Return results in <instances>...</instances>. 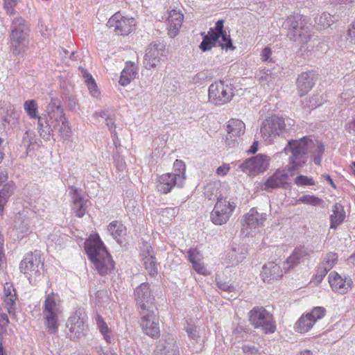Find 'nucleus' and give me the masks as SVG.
<instances>
[{
    "label": "nucleus",
    "instance_id": "393cba45",
    "mask_svg": "<svg viewBox=\"0 0 355 355\" xmlns=\"http://www.w3.org/2000/svg\"><path fill=\"white\" fill-rule=\"evenodd\" d=\"M144 265L149 275L155 276L157 274V263L150 245H144L141 254Z\"/></svg>",
    "mask_w": 355,
    "mask_h": 355
},
{
    "label": "nucleus",
    "instance_id": "f704fd0d",
    "mask_svg": "<svg viewBox=\"0 0 355 355\" xmlns=\"http://www.w3.org/2000/svg\"><path fill=\"white\" fill-rule=\"evenodd\" d=\"M324 145L319 141H313V146L309 150V153L311 155L314 163L318 166L320 165L321 158L324 153Z\"/></svg>",
    "mask_w": 355,
    "mask_h": 355
},
{
    "label": "nucleus",
    "instance_id": "6e6552de",
    "mask_svg": "<svg viewBox=\"0 0 355 355\" xmlns=\"http://www.w3.org/2000/svg\"><path fill=\"white\" fill-rule=\"evenodd\" d=\"M46 123L51 131L58 130L61 135H67L71 132L69 123L60 105L49 104Z\"/></svg>",
    "mask_w": 355,
    "mask_h": 355
},
{
    "label": "nucleus",
    "instance_id": "f8f14e48",
    "mask_svg": "<svg viewBox=\"0 0 355 355\" xmlns=\"http://www.w3.org/2000/svg\"><path fill=\"white\" fill-rule=\"evenodd\" d=\"M270 163L269 156L259 154L245 159L239 168L250 176H256L266 172L270 166Z\"/></svg>",
    "mask_w": 355,
    "mask_h": 355
},
{
    "label": "nucleus",
    "instance_id": "4468645a",
    "mask_svg": "<svg viewBox=\"0 0 355 355\" xmlns=\"http://www.w3.org/2000/svg\"><path fill=\"white\" fill-rule=\"evenodd\" d=\"M135 300L140 311H150L155 307V297L148 283H142L137 286L134 293Z\"/></svg>",
    "mask_w": 355,
    "mask_h": 355
},
{
    "label": "nucleus",
    "instance_id": "09e8293b",
    "mask_svg": "<svg viewBox=\"0 0 355 355\" xmlns=\"http://www.w3.org/2000/svg\"><path fill=\"white\" fill-rule=\"evenodd\" d=\"M223 20H218L215 24L214 28H211L208 32V33L210 35H212V37H214L215 39H220V35L222 34V33L225 32L223 31Z\"/></svg>",
    "mask_w": 355,
    "mask_h": 355
},
{
    "label": "nucleus",
    "instance_id": "dca6fc26",
    "mask_svg": "<svg viewBox=\"0 0 355 355\" xmlns=\"http://www.w3.org/2000/svg\"><path fill=\"white\" fill-rule=\"evenodd\" d=\"M67 327L71 337L79 338L86 334L87 326L85 324V317L80 313H74L67 320Z\"/></svg>",
    "mask_w": 355,
    "mask_h": 355
},
{
    "label": "nucleus",
    "instance_id": "cd10ccee",
    "mask_svg": "<svg viewBox=\"0 0 355 355\" xmlns=\"http://www.w3.org/2000/svg\"><path fill=\"white\" fill-rule=\"evenodd\" d=\"M307 257H309V253L304 247L295 248L292 254L287 258L285 261V263L288 265L286 270L297 266Z\"/></svg>",
    "mask_w": 355,
    "mask_h": 355
},
{
    "label": "nucleus",
    "instance_id": "3c124183",
    "mask_svg": "<svg viewBox=\"0 0 355 355\" xmlns=\"http://www.w3.org/2000/svg\"><path fill=\"white\" fill-rule=\"evenodd\" d=\"M80 59L79 55L76 52H71L69 58L64 61V64L67 67L73 66V67H82V60L78 61Z\"/></svg>",
    "mask_w": 355,
    "mask_h": 355
},
{
    "label": "nucleus",
    "instance_id": "864d4df0",
    "mask_svg": "<svg viewBox=\"0 0 355 355\" xmlns=\"http://www.w3.org/2000/svg\"><path fill=\"white\" fill-rule=\"evenodd\" d=\"M218 187L214 183L208 184L205 188V194L209 200L216 196L218 193Z\"/></svg>",
    "mask_w": 355,
    "mask_h": 355
},
{
    "label": "nucleus",
    "instance_id": "4d7b16f0",
    "mask_svg": "<svg viewBox=\"0 0 355 355\" xmlns=\"http://www.w3.org/2000/svg\"><path fill=\"white\" fill-rule=\"evenodd\" d=\"M193 266V269L196 271L197 273L202 275H208L209 273L207 271L206 267L205 266L202 261L195 263Z\"/></svg>",
    "mask_w": 355,
    "mask_h": 355
},
{
    "label": "nucleus",
    "instance_id": "9b49d317",
    "mask_svg": "<svg viewBox=\"0 0 355 355\" xmlns=\"http://www.w3.org/2000/svg\"><path fill=\"white\" fill-rule=\"evenodd\" d=\"M107 26L115 35L127 36L135 31L136 21L133 17L116 12L109 19Z\"/></svg>",
    "mask_w": 355,
    "mask_h": 355
},
{
    "label": "nucleus",
    "instance_id": "6ab92c4d",
    "mask_svg": "<svg viewBox=\"0 0 355 355\" xmlns=\"http://www.w3.org/2000/svg\"><path fill=\"white\" fill-rule=\"evenodd\" d=\"M328 281L332 290L340 293H346L353 285L350 278L342 277L336 271L329 273Z\"/></svg>",
    "mask_w": 355,
    "mask_h": 355
},
{
    "label": "nucleus",
    "instance_id": "c756f323",
    "mask_svg": "<svg viewBox=\"0 0 355 355\" xmlns=\"http://www.w3.org/2000/svg\"><path fill=\"white\" fill-rule=\"evenodd\" d=\"M332 214L330 215V227L336 229L345 218V211L343 207L338 204H335L332 207Z\"/></svg>",
    "mask_w": 355,
    "mask_h": 355
},
{
    "label": "nucleus",
    "instance_id": "58836bf2",
    "mask_svg": "<svg viewBox=\"0 0 355 355\" xmlns=\"http://www.w3.org/2000/svg\"><path fill=\"white\" fill-rule=\"evenodd\" d=\"M24 109L31 119H40L38 115V105L35 100H28L24 103Z\"/></svg>",
    "mask_w": 355,
    "mask_h": 355
},
{
    "label": "nucleus",
    "instance_id": "e2e57ef3",
    "mask_svg": "<svg viewBox=\"0 0 355 355\" xmlns=\"http://www.w3.org/2000/svg\"><path fill=\"white\" fill-rule=\"evenodd\" d=\"M111 114L106 110H101L95 113L94 116L96 117H101L106 120L107 117H109Z\"/></svg>",
    "mask_w": 355,
    "mask_h": 355
},
{
    "label": "nucleus",
    "instance_id": "0eeeda50",
    "mask_svg": "<svg viewBox=\"0 0 355 355\" xmlns=\"http://www.w3.org/2000/svg\"><path fill=\"white\" fill-rule=\"evenodd\" d=\"M43 266L41 256L37 252H31L21 260L19 270L26 275L31 284H35L42 276Z\"/></svg>",
    "mask_w": 355,
    "mask_h": 355
},
{
    "label": "nucleus",
    "instance_id": "b1692460",
    "mask_svg": "<svg viewBox=\"0 0 355 355\" xmlns=\"http://www.w3.org/2000/svg\"><path fill=\"white\" fill-rule=\"evenodd\" d=\"M315 76L312 71L302 73L297 79V88L299 95L306 94L315 84Z\"/></svg>",
    "mask_w": 355,
    "mask_h": 355
},
{
    "label": "nucleus",
    "instance_id": "9d476101",
    "mask_svg": "<svg viewBox=\"0 0 355 355\" xmlns=\"http://www.w3.org/2000/svg\"><path fill=\"white\" fill-rule=\"evenodd\" d=\"M236 208V203L226 198H218L211 213V220L216 225L227 223Z\"/></svg>",
    "mask_w": 355,
    "mask_h": 355
},
{
    "label": "nucleus",
    "instance_id": "ea45409f",
    "mask_svg": "<svg viewBox=\"0 0 355 355\" xmlns=\"http://www.w3.org/2000/svg\"><path fill=\"white\" fill-rule=\"evenodd\" d=\"M336 21L335 17L329 13L323 12L319 17L315 18V24L320 28H324L329 27Z\"/></svg>",
    "mask_w": 355,
    "mask_h": 355
},
{
    "label": "nucleus",
    "instance_id": "a878e982",
    "mask_svg": "<svg viewBox=\"0 0 355 355\" xmlns=\"http://www.w3.org/2000/svg\"><path fill=\"white\" fill-rule=\"evenodd\" d=\"M247 254V250L241 247L232 248L225 257V263L227 266H234L241 263Z\"/></svg>",
    "mask_w": 355,
    "mask_h": 355
},
{
    "label": "nucleus",
    "instance_id": "0e129e2a",
    "mask_svg": "<svg viewBox=\"0 0 355 355\" xmlns=\"http://www.w3.org/2000/svg\"><path fill=\"white\" fill-rule=\"evenodd\" d=\"M8 178V173L5 171L0 170V186L5 182L7 181Z\"/></svg>",
    "mask_w": 355,
    "mask_h": 355
},
{
    "label": "nucleus",
    "instance_id": "c85d7f7f",
    "mask_svg": "<svg viewBox=\"0 0 355 355\" xmlns=\"http://www.w3.org/2000/svg\"><path fill=\"white\" fill-rule=\"evenodd\" d=\"M175 181L176 176L175 174H164L159 178L157 188L161 193H167L175 186Z\"/></svg>",
    "mask_w": 355,
    "mask_h": 355
},
{
    "label": "nucleus",
    "instance_id": "338daca9",
    "mask_svg": "<svg viewBox=\"0 0 355 355\" xmlns=\"http://www.w3.org/2000/svg\"><path fill=\"white\" fill-rule=\"evenodd\" d=\"M348 34L351 37H355V19L352 24V28L348 31Z\"/></svg>",
    "mask_w": 355,
    "mask_h": 355
},
{
    "label": "nucleus",
    "instance_id": "a19ab883",
    "mask_svg": "<svg viewBox=\"0 0 355 355\" xmlns=\"http://www.w3.org/2000/svg\"><path fill=\"white\" fill-rule=\"evenodd\" d=\"M115 116L114 114L110 115L109 117L106 118L105 125L110 132L111 137L113 140L114 144L116 145V143L119 141V137L118 133L116 130V126L115 124Z\"/></svg>",
    "mask_w": 355,
    "mask_h": 355
},
{
    "label": "nucleus",
    "instance_id": "052dcab7",
    "mask_svg": "<svg viewBox=\"0 0 355 355\" xmlns=\"http://www.w3.org/2000/svg\"><path fill=\"white\" fill-rule=\"evenodd\" d=\"M186 331H187L189 336L191 337V338L194 339L198 336L197 329L194 327H188L186 329Z\"/></svg>",
    "mask_w": 355,
    "mask_h": 355
},
{
    "label": "nucleus",
    "instance_id": "37998d69",
    "mask_svg": "<svg viewBox=\"0 0 355 355\" xmlns=\"http://www.w3.org/2000/svg\"><path fill=\"white\" fill-rule=\"evenodd\" d=\"M338 254L335 252H329L326 254L322 264L324 266V273H327L328 270L331 269L338 261Z\"/></svg>",
    "mask_w": 355,
    "mask_h": 355
},
{
    "label": "nucleus",
    "instance_id": "680f3d73",
    "mask_svg": "<svg viewBox=\"0 0 355 355\" xmlns=\"http://www.w3.org/2000/svg\"><path fill=\"white\" fill-rule=\"evenodd\" d=\"M259 149V141L255 140L252 146H250L248 153L251 154H254L258 151Z\"/></svg>",
    "mask_w": 355,
    "mask_h": 355
},
{
    "label": "nucleus",
    "instance_id": "a18cd8bd",
    "mask_svg": "<svg viewBox=\"0 0 355 355\" xmlns=\"http://www.w3.org/2000/svg\"><path fill=\"white\" fill-rule=\"evenodd\" d=\"M298 202L312 206H320L323 203V200L313 195H304L300 197Z\"/></svg>",
    "mask_w": 355,
    "mask_h": 355
},
{
    "label": "nucleus",
    "instance_id": "f03ea898",
    "mask_svg": "<svg viewBox=\"0 0 355 355\" xmlns=\"http://www.w3.org/2000/svg\"><path fill=\"white\" fill-rule=\"evenodd\" d=\"M62 313L63 306L60 295L52 291L46 292L42 302V317L49 334H54L58 332Z\"/></svg>",
    "mask_w": 355,
    "mask_h": 355
},
{
    "label": "nucleus",
    "instance_id": "69168bd1",
    "mask_svg": "<svg viewBox=\"0 0 355 355\" xmlns=\"http://www.w3.org/2000/svg\"><path fill=\"white\" fill-rule=\"evenodd\" d=\"M322 177L329 182V184L333 187V188H336V184H334V181L332 180L331 178L330 177V175H327V174H324V175H322Z\"/></svg>",
    "mask_w": 355,
    "mask_h": 355
},
{
    "label": "nucleus",
    "instance_id": "f3484780",
    "mask_svg": "<svg viewBox=\"0 0 355 355\" xmlns=\"http://www.w3.org/2000/svg\"><path fill=\"white\" fill-rule=\"evenodd\" d=\"M165 45L159 42L151 43L146 51L144 60L150 67H156L165 56Z\"/></svg>",
    "mask_w": 355,
    "mask_h": 355
},
{
    "label": "nucleus",
    "instance_id": "2eb2a0df",
    "mask_svg": "<svg viewBox=\"0 0 355 355\" xmlns=\"http://www.w3.org/2000/svg\"><path fill=\"white\" fill-rule=\"evenodd\" d=\"M140 326L143 332L152 338H158L160 335L159 319L154 311H140Z\"/></svg>",
    "mask_w": 355,
    "mask_h": 355
},
{
    "label": "nucleus",
    "instance_id": "20e7f679",
    "mask_svg": "<svg viewBox=\"0 0 355 355\" xmlns=\"http://www.w3.org/2000/svg\"><path fill=\"white\" fill-rule=\"evenodd\" d=\"M287 29V36L289 39L298 44H306L311 36L309 26L306 22L304 17L296 15L290 16L284 23Z\"/></svg>",
    "mask_w": 355,
    "mask_h": 355
},
{
    "label": "nucleus",
    "instance_id": "72a5a7b5",
    "mask_svg": "<svg viewBox=\"0 0 355 355\" xmlns=\"http://www.w3.org/2000/svg\"><path fill=\"white\" fill-rule=\"evenodd\" d=\"M81 73L84 78L85 83L87 85L88 89L89 90L90 94L94 97H98L100 95V92L98 89L94 78L84 68H82Z\"/></svg>",
    "mask_w": 355,
    "mask_h": 355
},
{
    "label": "nucleus",
    "instance_id": "4be33fe9",
    "mask_svg": "<svg viewBox=\"0 0 355 355\" xmlns=\"http://www.w3.org/2000/svg\"><path fill=\"white\" fill-rule=\"evenodd\" d=\"M288 175L285 169H277L272 175L268 177L264 182V189L282 187L288 184Z\"/></svg>",
    "mask_w": 355,
    "mask_h": 355
},
{
    "label": "nucleus",
    "instance_id": "79ce46f5",
    "mask_svg": "<svg viewBox=\"0 0 355 355\" xmlns=\"http://www.w3.org/2000/svg\"><path fill=\"white\" fill-rule=\"evenodd\" d=\"M15 189L16 185L13 181L11 180L7 182L0 190V198L8 202L10 197L13 195Z\"/></svg>",
    "mask_w": 355,
    "mask_h": 355
},
{
    "label": "nucleus",
    "instance_id": "ddd939ff",
    "mask_svg": "<svg viewBox=\"0 0 355 355\" xmlns=\"http://www.w3.org/2000/svg\"><path fill=\"white\" fill-rule=\"evenodd\" d=\"M286 130L285 119L277 115H272L266 118L260 128L261 136L265 139L280 136Z\"/></svg>",
    "mask_w": 355,
    "mask_h": 355
},
{
    "label": "nucleus",
    "instance_id": "412c9836",
    "mask_svg": "<svg viewBox=\"0 0 355 355\" xmlns=\"http://www.w3.org/2000/svg\"><path fill=\"white\" fill-rule=\"evenodd\" d=\"M226 130V141L230 143L245 133V125L241 120L233 118L227 121Z\"/></svg>",
    "mask_w": 355,
    "mask_h": 355
},
{
    "label": "nucleus",
    "instance_id": "e433bc0d",
    "mask_svg": "<svg viewBox=\"0 0 355 355\" xmlns=\"http://www.w3.org/2000/svg\"><path fill=\"white\" fill-rule=\"evenodd\" d=\"M177 15L175 10H172L169 12V16L167 18V30L168 34L170 37L173 38L178 35V18L175 17Z\"/></svg>",
    "mask_w": 355,
    "mask_h": 355
},
{
    "label": "nucleus",
    "instance_id": "473e14b6",
    "mask_svg": "<svg viewBox=\"0 0 355 355\" xmlns=\"http://www.w3.org/2000/svg\"><path fill=\"white\" fill-rule=\"evenodd\" d=\"M96 324L97 327L103 336V338L107 343H111L112 342V331L110 328H109L108 325L104 320V319L98 314L95 317Z\"/></svg>",
    "mask_w": 355,
    "mask_h": 355
},
{
    "label": "nucleus",
    "instance_id": "bf43d9fd",
    "mask_svg": "<svg viewBox=\"0 0 355 355\" xmlns=\"http://www.w3.org/2000/svg\"><path fill=\"white\" fill-rule=\"evenodd\" d=\"M230 170V166L229 164H224L222 166L218 167L216 169V173L219 175L224 176L229 172Z\"/></svg>",
    "mask_w": 355,
    "mask_h": 355
},
{
    "label": "nucleus",
    "instance_id": "f257e3e1",
    "mask_svg": "<svg viewBox=\"0 0 355 355\" xmlns=\"http://www.w3.org/2000/svg\"><path fill=\"white\" fill-rule=\"evenodd\" d=\"M85 250L95 270L105 276L114 270V261L98 234H93L85 242Z\"/></svg>",
    "mask_w": 355,
    "mask_h": 355
},
{
    "label": "nucleus",
    "instance_id": "a211bd4d",
    "mask_svg": "<svg viewBox=\"0 0 355 355\" xmlns=\"http://www.w3.org/2000/svg\"><path fill=\"white\" fill-rule=\"evenodd\" d=\"M69 194L72 199L71 212L78 218H82L86 213L88 207V200L81 196L79 190L73 187H69Z\"/></svg>",
    "mask_w": 355,
    "mask_h": 355
},
{
    "label": "nucleus",
    "instance_id": "7c9ffc66",
    "mask_svg": "<svg viewBox=\"0 0 355 355\" xmlns=\"http://www.w3.org/2000/svg\"><path fill=\"white\" fill-rule=\"evenodd\" d=\"M107 230L118 243H121V239L126 235V227L118 220L111 222L107 226Z\"/></svg>",
    "mask_w": 355,
    "mask_h": 355
},
{
    "label": "nucleus",
    "instance_id": "bb28decb",
    "mask_svg": "<svg viewBox=\"0 0 355 355\" xmlns=\"http://www.w3.org/2000/svg\"><path fill=\"white\" fill-rule=\"evenodd\" d=\"M266 218L264 215L260 214L255 208L250 209L249 212L243 216L245 225L250 228H256L263 225Z\"/></svg>",
    "mask_w": 355,
    "mask_h": 355
},
{
    "label": "nucleus",
    "instance_id": "49530a36",
    "mask_svg": "<svg viewBox=\"0 0 355 355\" xmlns=\"http://www.w3.org/2000/svg\"><path fill=\"white\" fill-rule=\"evenodd\" d=\"M326 313L324 307L316 306L314 307L309 313L306 314L313 322L315 323L318 320L322 319Z\"/></svg>",
    "mask_w": 355,
    "mask_h": 355
},
{
    "label": "nucleus",
    "instance_id": "aec40b11",
    "mask_svg": "<svg viewBox=\"0 0 355 355\" xmlns=\"http://www.w3.org/2000/svg\"><path fill=\"white\" fill-rule=\"evenodd\" d=\"M286 272L275 262L269 261L263 265L261 277L263 282L272 283L282 278Z\"/></svg>",
    "mask_w": 355,
    "mask_h": 355
},
{
    "label": "nucleus",
    "instance_id": "de8ad7c7",
    "mask_svg": "<svg viewBox=\"0 0 355 355\" xmlns=\"http://www.w3.org/2000/svg\"><path fill=\"white\" fill-rule=\"evenodd\" d=\"M219 43V45L221 46L223 49H228L234 50L235 48L233 46L232 43V40L229 35L225 31L220 35V39L217 41Z\"/></svg>",
    "mask_w": 355,
    "mask_h": 355
},
{
    "label": "nucleus",
    "instance_id": "c03bdc74",
    "mask_svg": "<svg viewBox=\"0 0 355 355\" xmlns=\"http://www.w3.org/2000/svg\"><path fill=\"white\" fill-rule=\"evenodd\" d=\"M218 40L208 33L203 37L199 47L204 52L209 51L216 44Z\"/></svg>",
    "mask_w": 355,
    "mask_h": 355
},
{
    "label": "nucleus",
    "instance_id": "774afa93",
    "mask_svg": "<svg viewBox=\"0 0 355 355\" xmlns=\"http://www.w3.org/2000/svg\"><path fill=\"white\" fill-rule=\"evenodd\" d=\"M296 355H313V353L309 349H304Z\"/></svg>",
    "mask_w": 355,
    "mask_h": 355
},
{
    "label": "nucleus",
    "instance_id": "5fc2aeb1",
    "mask_svg": "<svg viewBox=\"0 0 355 355\" xmlns=\"http://www.w3.org/2000/svg\"><path fill=\"white\" fill-rule=\"evenodd\" d=\"M18 0H4L3 8L8 15H12L15 13V8Z\"/></svg>",
    "mask_w": 355,
    "mask_h": 355
},
{
    "label": "nucleus",
    "instance_id": "c9c22d12",
    "mask_svg": "<svg viewBox=\"0 0 355 355\" xmlns=\"http://www.w3.org/2000/svg\"><path fill=\"white\" fill-rule=\"evenodd\" d=\"M315 323L306 315H302L297 321L295 325L296 331L303 334L309 331Z\"/></svg>",
    "mask_w": 355,
    "mask_h": 355
},
{
    "label": "nucleus",
    "instance_id": "5701e85b",
    "mask_svg": "<svg viewBox=\"0 0 355 355\" xmlns=\"http://www.w3.org/2000/svg\"><path fill=\"white\" fill-rule=\"evenodd\" d=\"M32 220L18 214L15 216L13 227L18 234V237L23 238L32 232L33 225Z\"/></svg>",
    "mask_w": 355,
    "mask_h": 355
},
{
    "label": "nucleus",
    "instance_id": "6e6d98bb",
    "mask_svg": "<svg viewBox=\"0 0 355 355\" xmlns=\"http://www.w3.org/2000/svg\"><path fill=\"white\" fill-rule=\"evenodd\" d=\"M271 54H272L271 48L269 46H267L261 52V54H260L261 60L263 62H268V63L273 62L272 59L271 58Z\"/></svg>",
    "mask_w": 355,
    "mask_h": 355
},
{
    "label": "nucleus",
    "instance_id": "7ed1b4c3",
    "mask_svg": "<svg viewBox=\"0 0 355 355\" xmlns=\"http://www.w3.org/2000/svg\"><path fill=\"white\" fill-rule=\"evenodd\" d=\"M313 141L308 137H303L300 139H291L288 142L285 151H290V166L287 171L293 175L295 171L302 167L306 160L301 157L309 153V148L313 146Z\"/></svg>",
    "mask_w": 355,
    "mask_h": 355
},
{
    "label": "nucleus",
    "instance_id": "4c0bfd02",
    "mask_svg": "<svg viewBox=\"0 0 355 355\" xmlns=\"http://www.w3.org/2000/svg\"><path fill=\"white\" fill-rule=\"evenodd\" d=\"M137 74L136 68H124L121 73L119 83L122 86H127L135 78Z\"/></svg>",
    "mask_w": 355,
    "mask_h": 355
},
{
    "label": "nucleus",
    "instance_id": "13d9d810",
    "mask_svg": "<svg viewBox=\"0 0 355 355\" xmlns=\"http://www.w3.org/2000/svg\"><path fill=\"white\" fill-rule=\"evenodd\" d=\"M243 353L248 355H257L259 354L258 349L253 345H243L242 347Z\"/></svg>",
    "mask_w": 355,
    "mask_h": 355
},
{
    "label": "nucleus",
    "instance_id": "39448f33",
    "mask_svg": "<svg viewBox=\"0 0 355 355\" xmlns=\"http://www.w3.org/2000/svg\"><path fill=\"white\" fill-rule=\"evenodd\" d=\"M234 96V87L230 80L214 82L208 89L209 101L216 105L228 103Z\"/></svg>",
    "mask_w": 355,
    "mask_h": 355
},
{
    "label": "nucleus",
    "instance_id": "1a4fd4ad",
    "mask_svg": "<svg viewBox=\"0 0 355 355\" xmlns=\"http://www.w3.org/2000/svg\"><path fill=\"white\" fill-rule=\"evenodd\" d=\"M27 26L24 18L17 17L10 25V42L14 53H21L27 44Z\"/></svg>",
    "mask_w": 355,
    "mask_h": 355
},
{
    "label": "nucleus",
    "instance_id": "2f4dec72",
    "mask_svg": "<svg viewBox=\"0 0 355 355\" xmlns=\"http://www.w3.org/2000/svg\"><path fill=\"white\" fill-rule=\"evenodd\" d=\"M17 299V297L14 287L11 284L6 283L4 286V302L9 313H11L12 310L14 309Z\"/></svg>",
    "mask_w": 355,
    "mask_h": 355
},
{
    "label": "nucleus",
    "instance_id": "423d86ee",
    "mask_svg": "<svg viewBox=\"0 0 355 355\" xmlns=\"http://www.w3.org/2000/svg\"><path fill=\"white\" fill-rule=\"evenodd\" d=\"M250 324L254 329H261L265 334L275 332L277 327L272 314L263 306H255L248 313Z\"/></svg>",
    "mask_w": 355,
    "mask_h": 355
},
{
    "label": "nucleus",
    "instance_id": "603ef678",
    "mask_svg": "<svg viewBox=\"0 0 355 355\" xmlns=\"http://www.w3.org/2000/svg\"><path fill=\"white\" fill-rule=\"evenodd\" d=\"M189 261L193 265L195 263L202 261V254L196 249H191L188 252Z\"/></svg>",
    "mask_w": 355,
    "mask_h": 355
},
{
    "label": "nucleus",
    "instance_id": "8fccbe9b",
    "mask_svg": "<svg viewBox=\"0 0 355 355\" xmlns=\"http://www.w3.org/2000/svg\"><path fill=\"white\" fill-rule=\"evenodd\" d=\"M294 182L297 186H314L315 184L312 178L302 175L297 176Z\"/></svg>",
    "mask_w": 355,
    "mask_h": 355
}]
</instances>
